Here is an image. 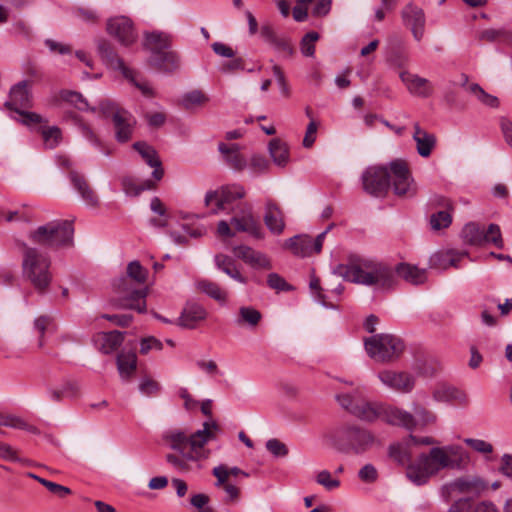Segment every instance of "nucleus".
<instances>
[{"label": "nucleus", "mask_w": 512, "mask_h": 512, "mask_svg": "<svg viewBox=\"0 0 512 512\" xmlns=\"http://www.w3.org/2000/svg\"><path fill=\"white\" fill-rule=\"evenodd\" d=\"M389 457L400 466H406V477L417 486L426 484L429 479L443 469H462L468 463V453L460 445L433 447L429 453H421L411 463L410 442L393 443L388 448Z\"/></svg>", "instance_id": "obj_1"}, {"label": "nucleus", "mask_w": 512, "mask_h": 512, "mask_svg": "<svg viewBox=\"0 0 512 512\" xmlns=\"http://www.w3.org/2000/svg\"><path fill=\"white\" fill-rule=\"evenodd\" d=\"M245 195V188L234 183L208 191L204 200L207 207H212L211 213L226 212L232 214L230 223L237 231L249 233L260 239L263 237V230L253 216L252 206L247 202L240 201Z\"/></svg>", "instance_id": "obj_2"}, {"label": "nucleus", "mask_w": 512, "mask_h": 512, "mask_svg": "<svg viewBox=\"0 0 512 512\" xmlns=\"http://www.w3.org/2000/svg\"><path fill=\"white\" fill-rule=\"evenodd\" d=\"M332 273L346 281L365 286L391 289L396 285L394 266L372 259H358L350 264H339Z\"/></svg>", "instance_id": "obj_3"}, {"label": "nucleus", "mask_w": 512, "mask_h": 512, "mask_svg": "<svg viewBox=\"0 0 512 512\" xmlns=\"http://www.w3.org/2000/svg\"><path fill=\"white\" fill-rule=\"evenodd\" d=\"M17 246L21 251V266L24 278H26L39 293L46 292L52 281L50 258L45 253H42L35 247L29 246L25 242H18Z\"/></svg>", "instance_id": "obj_4"}, {"label": "nucleus", "mask_w": 512, "mask_h": 512, "mask_svg": "<svg viewBox=\"0 0 512 512\" xmlns=\"http://www.w3.org/2000/svg\"><path fill=\"white\" fill-rule=\"evenodd\" d=\"M378 444L375 434L360 426L339 428L333 435L334 447L342 453L362 455Z\"/></svg>", "instance_id": "obj_5"}, {"label": "nucleus", "mask_w": 512, "mask_h": 512, "mask_svg": "<svg viewBox=\"0 0 512 512\" xmlns=\"http://www.w3.org/2000/svg\"><path fill=\"white\" fill-rule=\"evenodd\" d=\"M74 228L72 221L54 220L29 234V238L35 244L46 248H60L71 246L73 243Z\"/></svg>", "instance_id": "obj_6"}, {"label": "nucleus", "mask_w": 512, "mask_h": 512, "mask_svg": "<svg viewBox=\"0 0 512 512\" xmlns=\"http://www.w3.org/2000/svg\"><path fill=\"white\" fill-rule=\"evenodd\" d=\"M219 429V425L215 421H206L203 423V428L194 433H187L180 428L168 429L163 433L162 440L171 449L182 453L192 450L193 441L203 439L205 446L209 441L216 438Z\"/></svg>", "instance_id": "obj_7"}, {"label": "nucleus", "mask_w": 512, "mask_h": 512, "mask_svg": "<svg viewBox=\"0 0 512 512\" xmlns=\"http://www.w3.org/2000/svg\"><path fill=\"white\" fill-rule=\"evenodd\" d=\"M368 356L375 362L390 363L398 360L404 352L405 345L396 335L380 333L364 341Z\"/></svg>", "instance_id": "obj_8"}, {"label": "nucleus", "mask_w": 512, "mask_h": 512, "mask_svg": "<svg viewBox=\"0 0 512 512\" xmlns=\"http://www.w3.org/2000/svg\"><path fill=\"white\" fill-rule=\"evenodd\" d=\"M209 457V450L204 448V440L192 442V450L182 452L179 454L169 453L166 455V461L176 471L180 473H187L193 470L194 467L199 469L201 466L199 462Z\"/></svg>", "instance_id": "obj_9"}, {"label": "nucleus", "mask_w": 512, "mask_h": 512, "mask_svg": "<svg viewBox=\"0 0 512 512\" xmlns=\"http://www.w3.org/2000/svg\"><path fill=\"white\" fill-rule=\"evenodd\" d=\"M391 171L385 166L368 167L362 174L363 189L375 197L384 196L390 187Z\"/></svg>", "instance_id": "obj_10"}, {"label": "nucleus", "mask_w": 512, "mask_h": 512, "mask_svg": "<svg viewBox=\"0 0 512 512\" xmlns=\"http://www.w3.org/2000/svg\"><path fill=\"white\" fill-rule=\"evenodd\" d=\"M377 378L387 389L400 394L411 393L416 384L415 375L407 371L383 369L378 372Z\"/></svg>", "instance_id": "obj_11"}, {"label": "nucleus", "mask_w": 512, "mask_h": 512, "mask_svg": "<svg viewBox=\"0 0 512 512\" xmlns=\"http://www.w3.org/2000/svg\"><path fill=\"white\" fill-rule=\"evenodd\" d=\"M330 229L331 226L315 239L309 235H296L286 240L285 247L298 257H309L315 253L318 254L322 250L324 238Z\"/></svg>", "instance_id": "obj_12"}, {"label": "nucleus", "mask_w": 512, "mask_h": 512, "mask_svg": "<svg viewBox=\"0 0 512 512\" xmlns=\"http://www.w3.org/2000/svg\"><path fill=\"white\" fill-rule=\"evenodd\" d=\"M118 290L123 295L116 303V307L123 309H132L139 313L146 311V295L145 288H131L127 279L123 278L119 281Z\"/></svg>", "instance_id": "obj_13"}, {"label": "nucleus", "mask_w": 512, "mask_h": 512, "mask_svg": "<svg viewBox=\"0 0 512 512\" xmlns=\"http://www.w3.org/2000/svg\"><path fill=\"white\" fill-rule=\"evenodd\" d=\"M391 179L394 193L397 196H413L416 188L413 184L407 164L402 160H395L390 163Z\"/></svg>", "instance_id": "obj_14"}, {"label": "nucleus", "mask_w": 512, "mask_h": 512, "mask_svg": "<svg viewBox=\"0 0 512 512\" xmlns=\"http://www.w3.org/2000/svg\"><path fill=\"white\" fill-rule=\"evenodd\" d=\"M107 33L121 45L130 46L137 40L132 21L126 16L112 17L106 24Z\"/></svg>", "instance_id": "obj_15"}, {"label": "nucleus", "mask_w": 512, "mask_h": 512, "mask_svg": "<svg viewBox=\"0 0 512 512\" xmlns=\"http://www.w3.org/2000/svg\"><path fill=\"white\" fill-rule=\"evenodd\" d=\"M381 419L394 426L412 431L417 422L412 413L396 406L384 405Z\"/></svg>", "instance_id": "obj_16"}, {"label": "nucleus", "mask_w": 512, "mask_h": 512, "mask_svg": "<svg viewBox=\"0 0 512 512\" xmlns=\"http://www.w3.org/2000/svg\"><path fill=\"white\" fill-rule=\"evenodd\" d=\"M399 77L412 95L422 98H427L432 95L433 86L428 79L407 70L401 71Z\"/></svg>", "instance_id": "obj_17"}, {"label": "nucleus", "mask_w": 512, "mask_h": 512, "mask_svg": "<svg viewBox=\"0 0 512 512\" xmlns=\"http://www.w3.org/2000/svg\"><path fill=\"white\" fill-rule=\"evenodd\" d=\"M402 18L407 27L413 33L414 38L420 41L424 34L425 15L421 8L412 4L407 5L402 11Z\"/></svg>", "instance_id": "obj_18"}, {"label": "nucleus", "mask_w": 512, "mask_h": 512, "mask_svg": "<svg viewBox=\"0 0 512 512\" xmlns=\"http://www.w3.org/2000/svg\"><path fill=\"white\" fill-rule=\"evenodd\" d=\"M98 54L102 61L111 69L121 71L124 77L131 76V69H129L118 56L112 45L107 40H100L97 45Z\"/></svg>", "instance_id": "obj_19"}, {"label": "nucleus", "mask_w": 512, "mask_h": 512, "mask_svg": "<svg viewBox=\"0 0 512 512\" xmlns=\"http://www.w3.org/2000/svg\"><path fill=\"white\" fill-rule=\"evenodd\" d=\"M412 138L416 143L417 153L423 158H428L436 147V136L423 129L418 122L413 124Z\"/></svg>", "instance_id": "obj_20"}, {"label": "nucleus", "mask_w": 512, "mask_h": 512, "mask_svg": "<svg viewBox=\"0 0 512 512\" xmlns=\"http://www.w3.org/2000/svg\"><path fill=\"white\" fill-rule=\"evenodd\" d=\"M172 45V35L163 31L145 32L143 38V47L155 56L164 50L170 49Z\"/></svg>", "instance_id": "obj_21"}, {"label": "nucleus", "mask_w": 512, "mask_h": 512, "mask_svg": "<svg viewBox=\"0 0 512 512\" xmlns=\"http://www.w3.org/2000/svg\"><path fill=\"white\" fill-rule=\"evenodd\" d=\"M264 222L273 234L279 235L285 229L283 212L278 204L270 198L265 202Z\"/></svg>", "instance_id": "obj_22"}, {"label": "nucleus", "mask_w": 512, "mask_h": 512, "mask_svg": "<svg viewBox=\"0 0 512 512\" xmlns=\"http://www.w3.org/2000/svg\"><path fill=\"white\" fill-rule=\"evenodd\" d=\"M69 178L74 189L78 192L83 202L87 206L97 207L99 204V198L92 187L89 185L86 178L76 171H71Z\"/></svg>", "instance_id": "obj_23"}, {"label": "nucleus", "mask_w": 512, "mask_h": 512, "mask_svg": "<svg viewBox=\"0 0 512 512\" xmlns=\"http://www.w3.org/2000/svg\"><path fill=\"white\" fill-rule=\"evenodd\" d=\"M466 256H468L467 252L438 251L430 257V267L439 270H446L450 267L458 268L459 261Z\"/></svg>", "instance_id": "obj_24"}, {"label": "nucleus", "mask_w": 512, "mask_h": 512, "mask_svg": "<svg viewBox=\"0 0 512 512\" xmlns=\"http://www.w3.org/2000/svg\"><path fill=\"white\" fill-rule=\"evenodd\" d=\"M113 124L117 141L127 142L131 138L134 129L135 119L133 116L127 110L117 112L114 115Z\"/></svg>", "instance_id": "obj_25"}, {"label": "nucleus", "mask_w": 512, "mask_h": 512, "mask_svg": "<svg viewBox=\"0 0 512 512\" xmlns=\"http://www.w3.org/2000/svg\"><path fill=\"white\" fill-rule=\"evenodd\" d=\"M6 106L17 113L21 111L20 108L31 106V94L28 90L27 81H21L11 88L9 101L6 102Z\"/></svg>", "instance_id": "obj_26"}, {"label": "nucleus", "mask_w": 512, "mask_h": 512, "mask_svg": "<svg viewBox=\"0 0 512 512\" xmlns=\"http://www.w3.org/2000/svg\"><path fill=\"white\" fill-rule=\"evenodd\" d=\"M207 317L206 309L197 303H188L177 320V324L183 328H194L198 322Z\"/></svg>", "instance_id": "obj_27"}, {"label": "nucleus", "mask_w": 512, "mask_h": 512, "mask_svg": "<svg viewBox=\"0 0 512 512\" xmlns=\"http://www.w3.org/2000/svg\"><path fill=\"white\" fill-rule=\"evenodd\" d=\"M149 63L161 71L174 72L179 69L181 58L178 52L167 49L155 56H150Z\"/></svg>", "instance_id": "obj_28"}, {"label": "nucleus", "mask_w": 512, "mask_h": 512, "mask_svg": "<svg viewBox=\"0 0 512 512\" xmlns=\"http://www.w3.org/2000/svg\"><path fill=\"white\" fill-rule=\"evenodd\" d=\"M134 149L142 156L145 162L154 168L152 176L155 181L161 180L164 171L161 167V161L159 160L155 149L145 142H136L133 144Z\"/></svg>", "instance_id": "obj_29"}, {"label": "nucleus", "mask_w": 512, "mask_h": 512, "mask_svg": "<svg viewBox=\"0 0 512 512\" xmlns=\"http://www.w3.org/2000/svg\"><path fill=\"white\" fill-rule=\"evenodd\" d=\"M219 152L223 155L226 164L237 171H242L247 166L245 157L240 153V146L238 144H225L218 145Z\"/></svg>", "instance_id": "obj_30"}, {"label": "nucleus", "mask_w": 512, "mask_h": 512, "mask_svg": "<svg viewBox=\"0 0 512 512\" xmlns=\"http://www.w3.org/2000/svg\"><path fill=\"white\" fill-rule=\"evenodd\" d=\"M383 407V404L360 399L352 415L365 422H374L381 419Z\"/></svg>", "instance_id": "obj_31"}, {"label": "nucleus", "mask_w": 512, "mask_h": 512, "mask_svg": "<svg viewBox=\"0 0 512 512\" xmlns=\"http://www.w3.org/2000/svg\"><path fill=\"white\" fill-rule=\"evenodd\" d=\"M432 397L436 402L442 403L457 402L462 404L467 401L465 393L448 384H439L434 389Z\"/></svg>", "instance_id": "obj_32"}, {"label": "nucleus", "mask_w": 512, "mask_h": 512, "mask_svg": "<svg viewBox=\"0 0 512 512\" xmlns=\"http://www.w3.org/2000/svg\"><path fill=\"white\" fill-rule=\"evenodd\" d=\"M394 269L396 278H403L405 281L411 284H422L426 280L425 269H419L418 267L410 265L408 263H399L394 266Z\"/></svg>", "instance_id": "obj_33"}, {"label": "nucleus", "mask_w": 512, "mask_h": 512, "mask_svg": "<svg viewBox=\"0 0 512 512\" xmlns=\"http://www.w3.org/2000/svg\"><path fill=\"white\" fill-rule=\"evenodd\" d=\"M476 488V481L468 477H460L442 487V493L447 498L457 494L470 493Z\"/></svg>", "instance_id": "obj_34"}, {"label": "nucleus", "mask_w": 512, "mask_h": 512, "mask_svg": "<svg viewBox=\"0 0 512 512\" xmlns=\"http://www.w3.org/2000/svg\"><path fill=\"white\" fill-rule=\"evenodd\" d=\"M116 364L120 377L123 380H128L134 374L137 367L136 353L133 351L120 352L117 356Z\"/></svg>", "instance_id": "obj_35"}, {"label": "nucleus", "mask_w": 512, "mask_h": 512, "mask_svg": "<svg viewBox=\"0 0 512 512\" xmlns=\"http://www.w3.org/2000/svg\"><path fill=\"white\" fill-rule=\"evenodd\" d=\"M461 237L466 244L479 247L485 245L484 229L475 222L467 223L463 227Z\"/></svg>", "instance_id": "obj_36"}, {"label": "nucleus", "mask_w": 512, "mask_h": 512, "mask_svg": "<svg viewBox=\"0 0 512 512\" xmlns=\"http://www.w3.org/2000/svg\"><path fill=\"white\" fill-rule=\"evenodd\" d=\"M269 153L275 163L279 167H284L289 161V149L285 142L276 138L269 142Z\"/></svg>", "instance_id": "obj_37"}, {"label": "nucleus", "mask_w": 512, "mask_h": 512, "mask_svg": "<svg viewBox=\"0 0 512 512\" xmlns=\"http://www.w3.org/2000/svg\"><path fill=\"white\" fill-rule=\"evenodd\" d=\"M196 287L199 291L220 303H225L227 300V292L224 291L216 282L208 279H201L197 281Z\"/></svg>", "instance_id": "obj_38"}, {"label": "nucleus", "mask_w": 512, "mask_h": 512, "mask_svg": "<svg viewBox=\"0 0 512 512\" xmlns=\"http://www.w3.org/2000/svg\"><path fill=\"white\" fill-rule=\"evenodd\" d=\"M209 97L201 90L195 89L184 93L180 99V105L186 110H193L208 103Z\"/></svg>", "instance_id": "obj_39"}, {"label": "nucleus", "mask_w": 512, "mask_h": 512, "mask_svg": "<svg viewBox=\"0 0 512 512\" xmlns=\"http://www.w3.org/2000/svg\"><path fill=\"white\" fill-rule=\"evenodd\" d=\"M212 475L218 479V484H224L225 479L229 480L230 477L238 478L249 477V474L237 466L230 467L226 464H219L212 469Z\"/></svg>", "instance_id": "obj_40"}, {"label": "nucleus", "mask_w": 512, "mask_h": 512, "mask_svg": "<svg viewBox=\"0 0 512 512\" xmlns=\"http://www.w3.org/2000/svg\"><path fill=\"white\" fill-rule=\"evenodd\" d=\"M124 334L120 331H110L101 335V351L105 354L114 352L122 344Z\"/></svg>", "instance_id": "obj_41"}, {"label": "nucleus", "mask_w": 512, "mask_h": 512, "mask_svg": "<svg viewBox=\"0 0 512 512\" xmlns=\"http://www.w3.org/2000/svg\"><path fill=\"white\" fill-rule=\"evenodd\" d=\"M262 315L260 311L251 306H242L239 308L238 317L236 323L238 325H248L250 327H256L260 322Z\"/></svg>", "instance_id": "obj_42"}, {"label": "nucleus", "mask_w": 512, "mask_h": 512, "mask_svg": "<svg viewBox=\"0 0 512 512\" xmlns=\"http://www.w3.org/2000/svg\"><path fill=\"white\" fill-rule=\"evenodd\" d=\"M467 91L473 95L481 104L490 107L497 108L499 106V100L496 96L487 93L478 84L473 83L467 87Z\"/></svg>", "instance_id": "obj_43"}, {"label": "nucleus", "mask_w": 512, "mask_h": 512, "mask_svg": "<svg viewBox=\"0 0 512 512\" xmlns=\"http://www.w3.org/2000/svg\"><path fill=\"white\" fill-rule=\"evenodd\" d=\"M412 409L414 411V417L416 419L417 425L426 427L435 425L437 423L438 417L433 411L417 403H413Z\"/></svg>", "instance_id": "obj_44"}, {"label": "nucleus", "mask_w": 512, "mask_h": 512, "mask_svg": "<svg viewBox=\"0 0 512 512\" xmlns=\"http://www.w3.org/2000/svg\"><path fill=\"white\" fill-rule=\"evenodd\" d=\"M60 99L74 106L76 109L80 111L90 110V105L88 104V101L83 97L82 94L78 92L63 90L60 92Z\"/></svg>", "instance_id": "obj_45"}, {"label": "nucleus", "mask_w": 512, "mask_h": 512, "mask_svg": "<svg viewBox=\"0 0 512 512\" xmlns=\"http://www.w3.org/2000/svg\"><path fill=\"white\" fill-rule=\"evenodd\" d=\"M40 132L46 148L54 149L60 144L62 139V133L59 127H42Z\"/></svg>", "instance_id": "obj_46"}, {"label": "nucleus", "mask_w": 512, "mask_h": 512, "mask_svg": "<svg viewBox=\"0 0 512 512\" xmlns=\"http://www.w3.org/2000/svg\"><path fill=\"white\" fill-rule=\"evenodd\" d=\"M92 113H97L104 117H112L114 120V115L117 112L124 111V109L119 108L113 101L104 99L99 102L97 106H90V110Z\"/></svg>", "instance_id": "obj_47"}, {"label": "nucleus", "mask_w": 512, "mask_h": 512, "mask_svg": "<svg viewBox=\"0 0 512 512\" xmlns=\"http://www.w3.org/2000/svg\"><path fill=\"white\" fill-rule=\"evenodd\" d=\"M453 210H440L430 217V225L433 230H441L450 226Z\"/></svg>", "instance_id": "obj_48"}, {"label": "nucleus", "mask_w": 512, "mask_h": 512, "mask_svg": "<svg viewBox=\"0 0 512 512\" xmlns=\"http://www.w3.org/2000/svg\"><path fill=\"white\" fill-rule=\"evenodd\" d=\"M148 272L139 261H131L127 266V276L137 284L143 285L147 280Z\"/></svg>", "instance_id": "obj_49"}, {"label": "nucleus", "mask_w": 512, "mask_h": 512, "mask_svg": "<svg viewBox=\"0 0 512 512\" xmlns=\"http://www.w3.org/2000/svg\"><path fill=\"white\" fill-rule=\"evenodd\" d=\"M485 244H492L498 249L504 248V241L499 225L490 224L488 228L484 229Z\"/></svg>", "instance_id": "obj_50"}, {"label": "nucleus", "mask_w": 512, "mask_h": 512, "mask_svg": "<svg viewBox=\"0 0 512 512\" xmlns=\"http://www.w3.org/2000/svg\"><path fill=\"white\" fill-rule=\"evenodd\" d=\"M319 34L315 31L308 32L301 40V52L304 56L312 57L315 53V42Z\"/></svg>", "instance_id": "obj_51"}, {"label": "nucleus", "mask_w": 512, "mask_h": 512, "mask_svg": "<svg viewBox=\"0 0 512 512\" xmlns=\"http://www.w3.org/2000/svg\"><path fill=\"white\" fill-rule=\"evenodd\" d=\"M209 502L210 497L204 493L194 494L190 498V504L197 512H215L214 509L208 505Z\"/></svg>", "instance_id": "obj_52"}, {"label": "nucleus", "mask_w": 512, "mask_h": 512, "mask_svg": "<svg viewBox=\"0 0 512 512\" xmlns=\"http://www.w3.org/2000/svg\"><path fill=\"white\" fill-rule=\"evenodd\" d=\"M246 264L250 265L254 269H270L271 268V262L269 258L259 252L254 250L250 256V258L247 260Z\"/></svg>", "instance_id": "obj_53"}, {"label": "nucleus", "mask_w": 512, "mask_h": 512, "mask_svg": "<svg viewBox=\"0 0 512 512\" xmlns=\"http://www.w3.org/2000/svg\"><path fill=\"white\" fill-rule=\"evenodd\" d=\"M267 284L271 289L276 290L277 292L290 291L293 289V287L277 273H270L267 276Z\"/></svg>", "instance_id": "obj_54"}, {"label": "nucleus", "mask_w": 512, "mask_h": 512, "mask_svg": "<svg viewBox=\"0 0 512 512\" xmlns=\"http://www.w3.org/2000/svg\"><path fill=\"white\" fill-rule=\"evenodd\" d=\"M360 399L361 398H359L357 395H352L348 393L338 394L336 396V400L339 403V405L351 414H353V409L356 408Z\"/></svg>", "instance_id": "obj_55"}, {"label": "nucleus", "mask_w": 512, "mask_h": 512, "mask_svg": "<svg viewBox=\"0 0 512 512\" xmlns=\"http://www.w3.org/2000/svg\"><path fill=\"white\" fill-rule=\"evenodd\" d=\"M464 442L473 450L481 454H491L494 450L491 443L482 439L466 438Z\"/></svg>", "instance_id": "obj_56"}, {"label": "nucleus", "mask_w": 512, "mask_h": 512, "mask_svg": "<svg viewBox=\"0 0 512 512\" xmlns=\"http://www.w3.org/2000/svg\"><path fill=\"white\" fill-rule=\"evenodd\" d=\"M214 486L217 488H222L226 495H227V501L229 502H236L240 498V489L229 482V480L225 479L224 484H218V479H216V482L214 483Z\"/></svg>", "instance_id": "obj_57"}, {"label": "nucleus", "mask_w": 512, "mask_h": 512, "mask_svg": "<svg viewBox=\"0 0 512 512\" xmlns=\"http://www.w3.org/2000/svg\"><path fill=\"white\" fill-rule=\"evenodd\" d=\"M266 448L275 457H285L288 455L286 445L276 438L269 439L266 442Z\"/></svg>", "instance_id": "obj_58"}, {"label": "nucleus", "mask_w": 512, "mask_h": 512, "mask_svg": "<svg viewBox=\"0 0 512 512\" xmlns=\"http://www.w3.org/2000/svg\"><path fill=\"white\" fill-rule=\"evenodd\" d=\"M316 481L318 484L325 487L327 490H333L340 485V481L333 479L332 475L327 470H322L317 474Z\"/></svg>", "instance_id": "obj_59"}, {"label": "nucleus", "mask_w": 512, "mask_h": 512, "mask_svg": "<svg viewBox=\"0 0 512 512\" xmlns=\"http://www.w3.org/2000/svg\"><path fill=\"white\" fill-rule=\"evenodd\" d=\"M358 477L365 483H374L378 479V471L374 465L368 463L359 470Z\"/></svg>", "instance_id": "obj_60"}, {"label": "nucleus", "mask_w": 512, "mask_h": 512, "mask_svg": "<svg viewBox=\"0 0 512 512\" xmlns=\"http://www.w3.org/2000/svg\"><path fill=\"white\" fill-rule=\"evenodd\" d=\"M160 388V384L151 378L142 379L139 385L140 392L146 396L156 395Z\"/></svg>", "instance_id": "obj_61"}, {"label": "nucleus", "mask_w": 512, "mask_h": 512, "mask_svg": "<svg viewBox=\"0 0 512 512\" xmlns=\"http://www.w3.org/2000/svg\"><path fill=\"white\" fill-rule=\"evenodd\" d=\"M52 320H53L52 317H50L48 315H43V316L36 318L34 321V328L40 334L39 343H38L39 347H42L44 344L43 336H44L45 331L48 329V327L52 323Z\"/></svg>", "instance_id": "obj_62"}, {"label": "nucleus", "mask_w": 512, "mask_h": 512, "mask_svg": "<svg viewBox=\"0 0 512 512\" xmlns=\"http://www.w3.org/2000/svg\"><path fill=\"white\" fill-rule=\"evenodd\" d=\"M272 71H273V74H274L276 81L279 85L282 95L285 97H289L290 88L288 86V83L286 81L285 75H284L281 67L275 64L272 67Z\"/></svg>", "instance_id": "obj_63"}, {"label": "nucleus", "mask_w": 512, "mask_h": 512, "mask_svg": "<svg viewBox=\"0 0 512 512\" xmlns=\"http://www.w3.org/2000/svg\"><path fill=\"white\" fill-rule=\"evenodd\" d=\"M45 46L49 49L51 53H56L60 55L70 54L72 52V48L70 45L57 42L53 39H46L44 41Z\"/></svg>", "instance_id": "obj_64"}]
</instances>
